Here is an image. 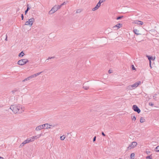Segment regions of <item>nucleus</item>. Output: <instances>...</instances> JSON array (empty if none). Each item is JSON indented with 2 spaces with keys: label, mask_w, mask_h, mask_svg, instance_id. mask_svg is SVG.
Returning <instances> with one entry per match:
<instances>
[{
  "label": "nucleus",
  "mask_w": 159,
  "mask_h": 159,
  "mask_svg": "<svg viewBox=\"0 0 159 159\" xmlns=\"http://www.w3.org/2000/svg\"><path fill=\"white\" fill-rule=\"evenodd\" d=\"M28 10H26L25 11V14H26L27 13V12H28Z\"/></svg>",
  "instance_id": "nucleus-44"
},
{
  "label": "nucleus",
  "mask_w": 159,
  "mask_h": 159,
  "mask_svg": "<svg viewBox=\"0 0 159 159\" xmlns=\"http://www.w3.org/2000/svg\"><path fill=\"white\" fill-rule=\"evenodd\" d=\"M151 61H149V65L151 66Z\"/></svg>",
  "instance_id": "nucleus-48"
},
{
  "label": "nucleus",
  "mask_w": 159,
  "mask_h": 159,
  "mask_svg": "<svg viewBox=\"0 0 159 159\" xmlns=\"http://www.w3.org/2000/svg\"><path fill=\"white\" fill-rule=\"evenodd\" d=\"M101 3H100V2H98L97 3V5H98V6L100 7L101 6Z\"/></svg>",
  "instance_id": "nucleus-38"
},
{
  "label": "nucleus",
  "mask_w": 159,
  "mask_h": 159,
  "mask_svg": "<svg viewBox=\"0 0 159 159\" xmlns=\"http://www.w3.org/2000/svg\"><path fill=\"white\" fill-rule=\"evenodd\" d=\"M116 26L118 27V29L120 28L122 26V24L119 23L116 25Z\"/></svg>",
  "instance_id": "nucleus-14"
},
{
  "label": "nucleus",
  "mask_w": 159,
  "mask_h": 159,
  "mask_svg": "<svg viewBox=\"0 0 159 159\" xmlns=\"http://www.w3.org/2000/svg\"><path fill=\"white\" fill-rule=\"evenodd\" d=\"M30 142H31V140H29V139H27L23 142V144H24L25 145V144L29 143Z\"/></svg>",
  "instance_id": "nucleus-11"
},
{
  "label": "nucleus",
  "mask_w": 159,
  "mask_h": 159,
  "mask_svg": "<svg viewBox=\"0 0 159 159\" xmlns=\"http://www.w3.org/2000/svg\"><path fill=\"white\" fill-rule=\"evenodd\" d=\"M119 159H121V158H119Z\"/></svg>",
  "instance_id": "nucleus-51"
},
{
  "label": "nucleus",
  "mask_w": 159,
  "mask_h": 159,
  "mask_svg": "<svg viewBox=\"0 0 159 159\" xmlns=\"http://www.w3.org/2000/svg\"><path fill=\"white\" fill-rule=\"evenodd\" d=\"M155 150L157 152H159V146H157V147H156V149H155Z\"/></svg>",
  "instance_id": "nucleus-23"
},
{
  "label": "nucleus",
  "mask_w": 159,
  "mask_h": 159,
  "mask_svg": "<svg viewBox=\"0 0 159 159\" xmlns=\"http://www.w3.org/2000/svg\"><path fill=\"white\" fill-rule=\"evenodd\" d=\"M132 119L133 120H136V118L135 116H134L133 117H132Z\"/></svg>",
  "instance_id": "nucleus-30"
},
{
  "label": "nucleus",
  "mask_w": 159,
  "mask_h": 159,
  "mask_svg": "<svg viewBox=\"0 0 159 159\" xmlns=\"http://www.w3.org/2000/svg\"><path fill=\"white\" fill-rule=\"evenodd\" d=\"M21 19H22V20H23V19H24V16H23V14H22L21 15Z\"/></svg>",
  "instance_id": "nucleus-40"
},
{
  "label": "nucleus",
  "mask_w": 159,
  "mask_h": 159,
  "mask_svg": "<svg viewBox=\"0 0 159 159\" xmlns=\"http://www.w3.org/2000/svg\"><path fill=\"white\" fill-rule=\"evenodd\" d=\"M81 10L80 9H77L76 10V13H80V12H81Z\"/></svg>",
  "instance_id": "nucleus-29"
},
{
  "label": "nucleus",
  "mask_w": 159,
  "mask_h": 159,
  "mask_svg": "<svg viewBox=\"0 0 159 159\" xmlns=\"http://www.w3.org/2000/svg\"><path fill=\"white\" fill-rule=\"evenodd\" d=\"M83 88L85 90H87L89 88V87L87 86H84Z\"/></svg>",
  "instance_id": "nucleus-19"
},
{
  "label": "nucleus",
  "mask_w": 159,
  "mask_h": 159,
  "mask_svg": "<svg viewBox=\"0 0 159 159\" xmlns=\"http://www.w3.org/2000/svg\"><path fill=\"white\" fill-rule=\"evenodd\" d=\"M108 72L109 73H111V71L110 70H109L108 71Z\"/></svg>",
  "instance_id": "nucleus-49"
},
{
  "label": "nucleus",
  "mask_w": 159,
  "mask_h": 159,
  "mask_svg": "<svg viewBox=\"0 0 159 159\" xmlns=\"http://www.w3.org/2000/svg\"><path fill=\"white\" fill-rule=\"evenodd\" d=\"M24 145V144H23V143H21L20 146V147H23Z\"/></svg>",
  "instance_id": "nucleus-37"
},
{
  "label": "nucleus",
  "mask_w": 159,
  "mask_h": 159,
  "mask_svg": "<svg viewBox=\"0 0 159 159\" xmlns=\"http://www.w3.org/2000/svg\"><path fill=\"white\" fill-rule=\"evenodd\" d=\"M67 2H64L62 4H61L60 5H59V6L60 7V8L63 5H66V4Z\"/></svg>",
  "instance_id": "nucleus-21"
},
{
  "label": "nucleus",
  "mask_w": 159,
  "mask_h": 159,
  "mask_svg": "<svg viewBox=\"0 0 159 159\" xmlns=\"http://www.w3.org/2000/svg\"><path fill=\"white\" fill-rule=\"evenodd\" d=\"M123 17V16H118V17L117 18H116V19L118 20H120V19H121L122 17Z\"/></svg>",
  "instance_id": "nucleus-27"
},
{
  "label": "nucleus",
  "mask_w": 159,
  "mask_h": 159,
  "mask_svg": "<svg viewBox=\"0 0 159 159\" xmlns=\"http://www.w3.org/2000/svg\"><path fill=\"white\" fill-rule=\"evenodd\" d=\"M137 143L135 142H132L127 147L126 151H128L129 150L134 148L137 145Z\"/></svg>",
  "instance_id": "nucleus-6"
},
{
  "label": "nucleus",
  "mask_w": 159,
  "mask_h": 159,
  "mask_svg": "<svg viewBox=\"0 0 159 159\" xmlns=\"http://www.w3.org/2000/svg\"><path fill=\"white\" fill-rule=\"evenodd\" d=\"M132 66V69L133 70H135V68L134 67V65H133Z\"/></svg>",
  "instance_id": "nucleus-42"
},
{
  "label": "nucleus",
  "mask_w": 159,
  "mask_h": 159,
  "mask_svg": "<svg viewBox=\"0 0 159 159\" xmlns=\"http://www.w3.org/2000/svg\"><path fill=\"white\" fill-rule=\"evenodd\" d=\"M10 108L15 114L20 113L24 111V109L19 104L13 105L11 106Z\"/></svg>",
  "instance_id": "nucleus-1"
},
{
  "label": "nucleus",
  "mask_w": 159,
  "mask_h": 159,
  "mask_svg": "<svg viewBox=\"0 0 159 159\" xmlns=\"http://www.w3.org/2000/svg\"><path fill=\"white\" fill-rule=\"evenodd\" d=\"M42 72H39V73H37L35 74H34L33 75L34 77L35 78V77H36L37 76H38V75H39Z\"/></svg>",
  "instance_id": "nucleus-12"
},
{
  "label": "nucleus",
  "mask_w": 159,
  "mask_h": 159,
  "mask_svg": "<svg viewBox=\"0 0 159 159\" xmlns=\"http://www.w3.org/2000/svg\"><path fill=\"white\" fill-rule=\"evenodd\" d=\"M54 58V57H49L47 59V60H48V59H52V58Z\"/></svg>",
  "instance_id": "nucleus-39"
},
{
  "label": "nucleus",
  "mask_w": 159,
  "mask_h": 159,
  "mask_svg": "<svg viewBox=\"0 0 159 159\" xmlns=\"http://www.w3.org/2000/svg\"><path fill=\"white\" fill-rule=\"evenodd\" d=\"M41 136V134H40L38 136H36L34 137V139H38V138H39V137Z\"/></svg>",
  "instance_id": "nucleus-26"
},
{
  "label": "nucleus",
  "mask_w": 159,
  "mask_h": 159,
  "mask_svg": "<svg viewBox=\"0 0 159 159\" xmlns=\"http://www.w3.org/2000/svg\"><path fill=\"white\" fill-rule=\"evenodd\" d=\"M133 23H134V24H139V20H134L133 22Z\"/></svg>",
  "instance_id": "nucleus-20"
},
{
  "label": "nucleus",
  "mask_w": 159,
  "mask_h": 159,
  "mask_svg": "<svg viewBox=\"0 0 159 159\" xmlns=\"http://www.w3.org/2000/svg\"><path fill=\"white\" fill-rule=\"evenodd\" d=\"M105 0H104V1ZM104 0H100V1H99V2L101 3L103 2H104Z\"/></svg>",
  "instance_id": "nucleus-34"
},
{
  "label": "nucleus",
  "mask_w": 159,
  "mask_h": 159,
  "mask_svg": "<svg viewBox=\"0 0 159 159\" xmlns=\"http://www.w3.org/2000/svg\"><path fill=\"white\" fill-rule=\"evenodd\" d=\"M60 8V7L59 6V5H56L54 6L52 8V9L49 11V14H52L55 12Z\"/></svg>",
  "instance_id": "nucleus-3"
},
{
  "label": "nucleus",
  "mask_w": 159,
  "mask_h": 159,
  "mask_svg": "<svg viewBox=\"0 0 159 159\" xmlns=\"http://www.w3.org/2000/svg\"><path fill=\"white\" fill-rule=\"evenodd\" d=\"M43 125H39L37 126L35 129V130L36 131L40 130L42 129H43Z\"/></svg>",
  "instance_id": "nucleus-9"
},
{
  "label": "nucleus",
  "mask_w": 159,
  "mask_h": 159,
  "mask_svg": "<svg viewBox=\"0 0 159 159\" xmlns=\"http://www.w3.org/2000/svg\"><path fill=\"white\" fill-rule=\"evenodd\" d=\"M97 7V8L98 9L99 7L98 6V5H96V6H95Z\"/></svg>",
  "instance_id": "nucleus-46"
},
{
  "label": "nucleus",
  "mask_w": 159,
  "mask_h": 159,
  "mask_svg": "<svg viewBox=\"0 0 159 159\" xmlns=\"http://www.w3.org/2000/svg\"><path fill=\"white\" fill-rule=\"evenodd\" d=\"M7 35H6V38L5 39L6 41H7Z\"/></svg>",
  "instance_id": "nucleus-45"
},
{
  "label": "nucleus",
  "mask_w": 159,
  "mask_h": 159,
  "mask_svg": "<svg viewBox=\"0 0 159 159\" xmlns=\"http://www.w3.org/2000/svg\"><path fill=\"white\" fill-rule=\"evenodd\" d=\"M96 136H95L93 138V142H95L96 141Z\"/></svg>",
  "instance_id": "nucleus-36"
},
{
  "label": "nucleus",
  "mask_w": 159,
  "mask_h": 159,
  "mask_svg": "<svg viewBox=\"0 0 159 159\" xmlns=\"http://www.w3.org/2000/svg\"><path fill=\"white\" fill-rule=\"evenodd\" d=\"M145 121V119L143 117H141L140 119V122L141 123L144 122Z\"/></svg>",
  "instance_id": "nucleus-13"
},
{
  "label": "nucleus",
  "mask_w": 159,
  "mask_h": 159,
  "mask_svg": "<svg viewBox=\"0 0 159 159\" xmlns=\"http://www.w3.org/2000/svg\"><path fill=\"white\" fill-rule=\"evenodd\" d=\"M152 156L151 155L148 156L146 157L147 159H151L152 158Z\"/></svg>",
  "instance_id": "nucleus-24"
},
{
  "label": "nucleus",
  "mask_w": 159,
  "mask_h": 159,
  "mask_svg": "<svg viewBox=\"0 0 159 159\" xmlns=\"http://www.w3.org/2000/svg\"><path fill=\"white\" fill-rule=\"evenodd\" d=\"M16 91V90H13L12 91V93H14Z\"/></svg>",
  "instance_id": "nucleus-47"
},
{
  "label": "nucleus",
  "mask_w": 159,
  "mask_h": 159,
  "mask_svg": "<svg viewBox=\"0 0 159 159\" xmlns=\"http://www.w3.org/2000/svg\"><path fill=\"white\" fill-rule=\"evenodd\" d=\"M51 125H48V126H47L46 127V128L47 129H48H48H50L51 128Z\"/></svg>",
  "instance_id": "nucleus-32"
},
{
  "label": "nucleus",
  "mask_w": 159,
  "mask_h": 159,
  "mask_svg": "<svg viewBox=\"0 0 159 159\" xmlns=\"http://www.w3.org/2000/svg\"><path fill=\"white\" fill-rule=\"evenodd\" d=\"M149 105L151 106H152L153 105V104L151 103H149Z\"/></svg>",
  "instance_id": "nucleus-43"
},
{
  "label": "nucleus",
  "mask_w": 159,
  "mask_h": 159,
  "mask_svg": "<svg viewBox=\"0 0 159 159\" xmlns=\"http://www.w3.org/2000/svg\"><path fill=\"white\" fill-rule=\"evenodd\" d=\"M134 32L135 33V34L137 35H140L141 34L139 33V30H138L137 29H134Z\"/></svg>",
  "instance_id": "nucleus-10"
},
{
  "label": "nucleus",
  "mask_w": 159,
  "mask_h": 159,
  "mask_svg": "<svg viewBox=\"0 0 159 159\" xmlns=\"http://www.w3.org/2000/svg\"><path fill=\"white\" fill-rule=\"evenodd\" d=\"M113 28L114 30H117L118 29V27H117L116 25L114 26Z\"/></svg>",
  "instance_id": "nucleus-28"
},
{
  "label": "nucleus",
  "mask_w": 159,
  "mask_h": 159,
  "mask_svg": "<svg viewBox=\"0 0 159 159\" xmlns=\"http://www.w3.org/2000/svg\"><path fill=\"white\" fill-rule=\"evenodd\" d=\"M140 81H138V82L135 83L134 84L132 85H129L128 86V89L130 90L134 89L136 88L140 84Z\"/></svg>",
  "instance_id": "nucleus-2"
},
{
  "label": "nucleus",
  "mask_w": 159,
  "mask_h": 159,
  "mask_svg": "<svg viewBox=\"0 0 159 159\" xmlns=\"http://www.w3.org/2000/svg\"><path fill=\"white\" fill-rule=\"evenodd\" d=\"M65 135H63L60 137V139L61 140H63L65 139Z\"/></svg>",
  "instance_id": "nucleus-16"
},
{
  "label": "nucleus",
  "mask_w": 159,
  "mask_h": 159,
  "mask_svg": "<svg viewBox=\"0 0 159 159\" xmlns=\"http://www.w3.org/2000/svg\"><path fill=\"white\" fill-rule=\"evenodd\" d=\"M0 159H4L3 157H0Z\"/></svg>",
  "instance_id": "nucleus-50"
},
{
  "label": "nucleus",
  "mask_w": 159,
  "mask_h": 159,
  "mask_svg": "<svg viewBox=\"0 0 159 159\" xmlns=\"http://www.w3.org/2000/svg\"><path fill=\"white\" fill-rule=\"evenodd\" d=\"M24 55V53L22 51L19 54V57H23Z\"/></svg>",
  "instance_id": "nucleus-15"
},
{
  "label": "nucleus",
  "mask_w": 159,
  "mask_h": 159,
  "mask_svg": "<svg viewBox=\"0 0 159 159\" xmlns=\"http://www.w3.org/2000/svg\"><path fill=\"white\" fill-rule=\"evenodd\" d=\"M29 140H31V142L33 141L34 140V137H32L30 138H29Z\"/></svg>",
  "instance_id": "nucleus-22"
},
{
  "label": "nucleus",
  "mask_w": 159,
  "mask_h": 159,
  "mask_svg": "<svg viewBox=\"0 0 159 159\" xmlns=\"http://www.w3.org/2000/svg\"><path fill=\"white\" fill-rule=\"evenodd\" d=\"M34 18H32L28 20L25 22V25H29L30 26H31L33 24V23L34 21Z\"/></svg>",
  "instance_id": "nucleus-4"
},
{
  "label": "nucleus",
  "mask_w": 159,
  "mask_h": 159,
  "mask_svg": "<svg viewBox=\"0 0 159 159\" xmlns=\"http://www.w3.org/2000/svg\"><path fill=\"white\" fill-rule=\"evenodd\" d=\"M147 57H148V59L149 61H151V60L153 59V57L147 55Z\"/></svg>",
  "instance_id": "nucleus-17"
},
{
  "label": "nucleus",
  "mask_w": 159,
  "mask_h": 159,
  "mask_svg": "<svg viewBox=\"0 0 159 159\" xmlns=\"http://www.w3.org/2000/svg\"><path fill=\"white\" fill-rule=\"evenodd\" d=\"M102 134L103 136H106V135L104 134V133L103 132H102Z\"/></svg>",
  "instance_id": "nucleus-41"
},
{
  "label": "nucleus",
  "mask_w": 159,
  "mask_h": 159,
  "mask_svg": "<svg viewBox=\"0 0 159 159\" xmlns=\"http://www.w3.org/2000/svg\"><path fill=\"white\" fill-rule=\"evenodd\" d=\"M43 125V129L44 127H46V128L47 126H48V124H45L42 125Z\"/></svg>",
  "instance_id": "nucleus-25"
},
{
  "label": "nucleus",
  "mask_w": 159,
  "mask_h": 159,
  "mask_svg": "<svg viewBox=\"0 0 159 159\" xmlns=\"http://www.w3.org/2000/svg\"><path fill=\"white\" fill-rule=\"evenodd\" d=\"M29 62V61L26 59H22L20 60H19L17 64L18 65L22 66L23 65L26 63L27 62Z\"/></svg>",
  "instance_id": "nucleus-5"
},
{
  "label": "nucleus",
  "mask_w": 159,
  "mask_h": 159,
  "mask_svg": "<svg viewBox=\"0 0 159 159\" xmlns=\"http://www.w3.org/2000/svg\"><path fill=\"white\" fill-rule=\"evenodd\" d=\"M134 153H132L130 155V157L131 159H134Z\"/></svg>",
  "instance_id": "nucleus-18"
},
{
  "label": "nucleus",
  "mask_w": 159,
  "mask_h": 159,
  "mask_svg": "<svg viewBox=\"0 0 159 159\" xmlns=\"http://www.w3.org/2000/svg\"><path fill=\"white\" fill-rule=\"evenodd\" d=\"M98 9L96 7H95L94 8H93L92 9V11H95V10Z\"/></svg>",
  "instance_id": "nucleus-31"
},
{
  "label": "nucleus",
  "mask_w": 159,
  "mask_h": 159,
  "mask_svg": "<svg viewBox=\"0 0 159 159\" xmlns=\"http://www.w3.org/2000/svg\"><path fill=\"white\" fill-rule=\"evenodd\" d=\"M133 109L135 111L137 112L138 113H139L140 111V110L136 105H134L133 106Z\"/></svg>",
  "instance_id": "nucleus-7"
},
{
  "label": "nucleus",
  "mask_w": 159,
  "mask_h": 159,
  "mask_svg": "<svg viewBox=\"0 0 159 159\" xmlns=\"http://www.w3.org/2000/svg\"><path fill=\"white\" fill-rule=\"evenodd\" d=\"M143 21H139V24L140 25H142L143 24Z\"/></svg>",
  "instance_id": "nucleus-33"
},
{
  "label": "nucleus",
  "mask_w": 159,
  "mask_h": 159,
  "mask_svg": "<svg viewBox=\"0 0 159 159\" xmlns=\"http://www.w3.org/2000/svg\"><path fill=\"white\" fill-rule=\"evenodd\" d=\"M30 9V8L29 7V5H27V9L26 10L29 11Z\"/></svg>",
  "instance_id": "nucleus-35"
},
{
  "label": "nucleus",
  "mask_w": 159,
  "mask_h": 159,
  "mask_svg": "<svg viewBox=\"0 0 159 159\" xmlns=\"http://www.w3.org/2000/svg\"><path fill=\"white\" fill-rule=\"evenodd\" d=\"M34 78V77L33 75H32L28 77L27 78L25 79L24 80H22V82H25V81L29 80H31V79H33Z\"/></svg>",
  "instance_id": "nucleus-8"
}]
</instances>
